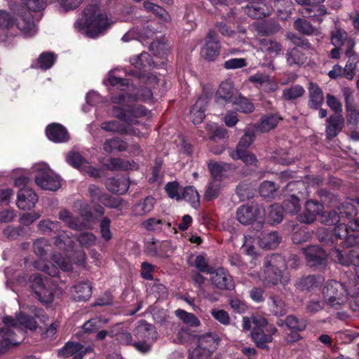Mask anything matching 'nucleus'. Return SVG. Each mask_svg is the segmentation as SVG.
<instances>
[{
    "label": "nucleus",
    "mask_w": 359,
    "mask_h": 359,
    "mask_svg": "<svg viewBox=\"0 0 359 359\" xmlns=\"http://www.w3.org/2000/svg\"><path fill=\"white\" fill-rule=\"evenodd\" d=\"M331 42L335 47L346 46L347 50L345 52L346 55H349L355 46V41L353 39L348 38L347 33L339 29L336 28L332 33Z\"/></svg>",
    "instance_id": "obj_24"
},
{
    "label": "nucleus",
    "mask_w": 359,
    "mask_h": 359,
    "mask_svg": "<svg viewBox=\"0 0 359 359\" xmlns=\"http://www.w3.org/2000/svg\"><path fill=\"white\" fill-rule=\"evenodd\" d=\"M145 252L150 256L164 257L172 252L173 248L169 241H159L151 238L145 243Z\"/></svg>",
    "instance_id": "obj_20"
},
{
    "label": "nucleus",
    "mask_w": 359,
    "mask_h": 359,
    "mask_svg": "<svg viewBox=\"0 0 359 359\" xmlns=\"http://www.w3.org/2000/svg\"><path fill=\"white\" fill-rule=\"evenodd\" d=\"M296 2L302 6H307L302 11L303 16L307 18H313L319 22H321L323 19L321 18L323 15L328 14L325 6H319L325 1V0H295Z\"/></svg>",
    "instance_id": "obj_13"
},
{
    "label": "nucleus",
    "mask_w": 359,
    "mask_h": 359,
    "mask_svg": "<svg viewBox=\"0 0 359 359\" xmlns=\"http://www.w3.org/2000/svg\"><path fill=\"white\" fill-rule=\"evenodd\" d=\"M264 210L257 205H244L241 206L236 212V218L244 225H248L254 222L259 224L264 222Z\"/></svg>",
    "instance_id": "obj_10"
},
{
    "label": "nucleus",
    "mask_w": 359,
    "mask_h": 359,
    "mask_svg": "<svg viewBox=\"0 0 359 359\" xmlns=\"http://www.w3.org/2000/svg\"><path fill=\"white\" fill-rule=\"evenodd\" d=\"M199 198L198 191L192 186L185 187L182 193V199L189 202L194 208H196L198 205Z\"/></svg>",
    "instance_id": "obj_47"
},
{
    "label": "nucleus",
    "mask_w": 359,
    "mask_h": 359,
    "mask_svg": "<svg viewBox=\"0 0 359 359\" xmlns=\"http://www.w3.org/2000/svg\"><path fill=\"white\" fill-rule=\"evenodd\" d=\"M286 59L290 65H302L306 61L305 55L297 48H293L287 52Z\"/></svg>",
    "instance_id": "obj_53"
},
{
    "label": "nucleus",
    "mask_w": 359,
    "mask_h": 359,
    "mask_svg": "<svg viewBox=\"0 0 359 359\" xmlns=\"http://www.w3.org/2000/svg\"><path fill=\"white\" fill-rule=\"evenodd\" d=\"M58 216L60 219L66 223L67 225L72 229H79L83 226L86 227L88 226L86 224L79 222L78 219L73 217L71 213L66 210H61Z\"/></svg>",
    "instance_id": "obj_48"
},
{
    "label": "nucleus",
    "mask_w": 359,
    "mask_h": 359,
    "mask_svg": "<svg viewBox=\"0 0 359 359\" xmlns=\"http://www.w3.org/2000/svg\"><path fill=\"white\" fill-rule=\"evenodd\" d=\"M259 244L261 248L273 249L278 246L280 238L276 232H262L258 236Z\"/></svg>",
    "instance_id": "obj_37"
},
{
    "label": "nucleus",
    "mask_w": 359,
    "mask_h": 359,
    "mask_svg": "<svg viewBox=\"0 0 359 359\" xmlns=\"http://www.w3.org/2000/svg\"><path fill=\"white\" fill-rule=\"evenodd\" d=\"M23 1L32 17V22H34V20L39 21L43 16L41 12L46 6V0H23Z\"/></svg>",
    "instance_id": "obj_34"
},
{
    "label": "nucleus",
    "mask_w": 359,
    "mask_h": 359,
    "mask_svg": "<svg viewBox=\"0 0 359 359\" xmlns=\"http://www.w3.org/2000/svg\"><path fill=\"white\" fill-rule=\"evenodd\" d=\"M156 34V32L155 31V28L153 27L151 25L147 26L141 25V26H137L129 30L123 36L122 40L125 42H127L131 39H136L143 41L146 39H153Z\"/></svg>",
    "instance_id": "obj_18"
},
{
    "label": "nucleus",
    "mask_w": 359,
    "mask_h": 359,
    "mask_svg": "<svg viewBox=\"0 0 359 359\" xmlns=\"http://www.w3.org/2000/svg\"><path fill=\"white\" fill-rule=\"evenodd\" d=\"M38 226L39 229L43 233H57L60 229V223L58 222H52L48 219L41 221Z\"/></svg>",
    "instance_id": "obj_63"
},
{
    "label": "nucleus",
    "mask_w": 359,
    "mask_h": 359,
    "mask_svg": "<svg viewBox=\"0 0 359 359\" xmlns=\"http://www.w3.org/2000/svg\"><path fill=\"white\" fill-rule=\"evenodd\" d=\"M323 210V205L315 201H308L305 205V211L301 215L302 222L310 224L313 222L316 215H319Z\"/></svg>",
    "instance_id": "obj_29"
},
{
    "label": "nucleus",
    "mask_w": 359,
    "mask_h": 359,
    "mask_svg": "<svg viewBox=\"0 0 359 359\" xmlns=\"http://www.w3.org/2000/svg\"><path fill=\"white\" fill-rule=\"evenodd\" d=\"M308 89L309 95L308 105L310 108L317 109L324 102L323 91L316 83L313 82L309 83Z\"/></svg>",
    "instance_id": "obj_32"
},
{
    "label": "nucleus",
    "mask_w": 359,
    "mask_h": 359,
    "mask_svg": "<svg viewBox=\"0 0 359 359\" xmlns=\"http://www.w3.org/2000/svg\"><path fill=\"white\" fill-rule=\"evenodd\" d=\"M243 328L245 331H251L252 340L259 348H264L266 344L273 340V335L277 329L273 325H269L267 320L260 315H252L243 318Z\"/></svg>",
    "instance_id": "obj_4"
},
{
    "label": "nucleus",
    "mask_w": 359,
    "mask_h": 359,
    "mask_svg": "<svg viewBox=\"0 0 359 359\" xmlns=\"http://www.w3.org/2000/svg\"><path fill=\"white\" fill-rule=\"evenodd\" d=\"M2 322L4 326L0 327V354L20 343L16 331L20 332V330L23 327L34 330L37 326L33 318L22 315L21 313L16 315L15 319L6 316L3 318Z\"/></svg>",
    "instance_id": "obj_2"
},
{
    "label": "nucleus",
    "mask_w": 359,
    "mask_h": 359,
    "mask_svg": "<svg viewBox=\"0 0 359 359\" xmlns=\"http://www.w3.org/2000/svg\"><path fill=\"white\" fill-rule=\"evenodd\" d=\"M82 22H113L109 21L108 13L98 4H89L82 11ZM76 22H79L76 21Z\"/></svg>",
    "instance_id": "obj_12"
},
{
    "label": "nucleus",
    "mask_w": 359,
    "mask_h": 359,
    "mask_svg": "<svg viewBox=\"0 0 359 359\" xmlns=\"http://www.w3.org/2000/svg\"><path fill=\"white\" fill-rule=\"evenodd\" d=\"M356 211L350 201H345L341 203L337 210H333L327 213H323L320 215L322 223L327 225H334L339 222L341 219L350 218L355 215Z\"/></svg>",
    "instance_id": "obj_9"
},
{
    "label": "nucleus",
    "mask_w": 359,
    "mask_h": 359,
    "mask_svg": "<svg viewBox=\"0 0 359 359\" xmlns=\"http://www.w3.org/2000/svg\"><path fill=\"white\" fill-rule=\"evenodd\" d=\"M123 121V120H122ZM127 126L119 123L117 121L112 120L104 121L101 123L100 128L107 132L118 134H130L135 136H142L147 133V128L144 125L140 123H129L124 121Z\"/></svg>",
    "instance_id": "obj_8"
},
{
    "label": "nucleus",
    "mask_w": 359,
    "mask_h": 359,
    "mask_svg": "<svg viewBox=\"0 0 359 359\" xmlns=\"http://www.w3.org/2000/svg\"><path fill=\"white\" fill-rule=\"evenodd\" d=\"M222 188L221 182L219 180H212L206 188L204 196L208 201H212L219 196Z\"/></svg>",
    "instance_id": "obj_51"
},
{
    "label": "nucleus",
    "mask_w": 359,
    "mask_h": 359,
    "mask_svg": "<svg viewBox=\"0 0 359 359\" xmlns=\"http://www.w3.org/2000/svg\"><path fill=\"white\" fill-rule=\"evenodd\" d=\"M206 130L210 135V139L215 137L223 139L227 137V132L225 129L219 128L216 123H208L206 125Z\"/></svg>",
    "instance_id": "obj_60"
},
{
    "label": "nucleus",
    "mask_w": 359,
    "mask_h": 359,
    "mask_svg": "<svg viewBox=\"0 0 359 359\" xmlns=\"http://www.w3.org/2000/svg\"><path fill=\"white\" fill-rule=\"evenodd\" d=\"M229 165L226 163L218 162H210L208 168L213 180H219L222 177V172L227 170Z\"/></svg>",
    "instance_id": "obj_56"
},
{
    "label": "nucleus",
    "mask_w": 359,
    "mask_h": 359,
    "mask_svg": "<svg viewBox=\"0 0 359 359\" xmlns=\"http://www.w3.org/2000/svg\"><path fill=\"white\" fill-rule=\"evenodd\" d=\"M32 290L39 301L43 303H50L53 299V294L49 287L48 280L43 279L39 275H34L32 280Z\"/></svg>",
    "instance_id": "obj_15"
},
{
    "label": "nucleus",
    "mask_w": 359,
    "mask_h": 359,
    "mask_svg": "<svg viewBox=\"0 0 359 359\" xmlns=\"http://www.w3.org/2000/svg\"><path fill=\"white\" fill-rule=\"evenodd\" d=\"M281 118L278 115H265L263 116L257 126V128L262 133H267L275 128Z\"/></svg>",
    "instance_id": "obj_38"
},
{
    "label": "nucleus",
    "mask_w": 359,
    "mask_h": 359,
    "mask_svg": "<svg viewBox=\"0 0 359 359\" xmlns=\"http://www.w3.org/2000/svg\"><path fill=\"white\" fill-rule=\"evenodd\" d=\"M229 155L233 160H241L246 165L257 166L258 160L256 156L247 150H229Z\"/></svg>",
    "instance_id": "obj_35"
},
{
    "label": "nucleus",
    "mask_w": 359,
    "mask_h": 359,
    "mask_svg": "<svg viewBox=\"0 0 359 359\" xmlns=\"http://www.w3.org/2000/svg\"><path fill=\"white\" fill-rule=\"evenodd\" d=\"M210 273V280L217 288L230 290L233 287V280L229 273L223 268H218Z\"/></svg>",
    "instance_id": "obj_21"
},
{
    "label": "nucleus",
    "mask_w": 359,
    "mask_h": 359,
    "mask_svg": "<svg viewBox=\"0 0 359 359\" xmlns=\"http://www.w3.org/2000/svg\"><path fill=\"white\" fill-rule=\"evenodd\" d=\"M342 94L346 111V118L348 124L356 126L359 122V110H358L353 90L348 87L342 88Z\"/></svg>",
    "instance_id": "obj_14"
},
{
    "label": "nucleus",
    "mask_w": 359,
    "mask_h": 359,
    "mask_svg": "<svg viewBox=\"0 0 359 359\" xmlns=\"http://www.w3.org/2000/svg\"><path fill=\"white\" fill-rule=\"evenodd\" d=\"M155 200L152 197H147L142 201L137 203L133 208V212L136 216H143L150 212L154 207Z\"/></svg>",
    "instance_id": "obj_39"
},
{
    "label": "nucleus",
    "mask_w": 359,
    "mask_h": 359,
    "mask_svg": "<svg viewBox=\"0 0 359 359\" xmlns=\"http://www.w3.org/2000/svg\"><path fill=\"white\" fill-rule=\"evenodd\" d=\"M55 60L56 55L53 54V53H43L40 55L37 63L39 68L46 70L50 68L53 65Z\"/></svg>",
    "instance_id": "obj_58"
},
{
    "label": "nucleus",
    "mask_w": 359,
    "mask_h": 359,
    "mask_svg": "<svg viewBox=\"0 0 359 359\" xmlns=\"http://www.w3.org/2000/svg\"><path fill=\"white\" fill-rule=\"evenodd\" d=\"M105 185L109 191L123 194L128 190L129 182L128 180L124 177L118 178L111 177L107 180Z\"/></svg>",
    "instance_id": "obj_33"
},
{
    "label": "nucleus",
    "mask_w": 359,
    "mask_h": 359,
    "mask_svg": "<svg viewBox=\"0 0 359 359\" xmlns=\"http://www.w3.org/2000/svg\"><path fill=\"white\" fill-rule=\"evenodd\" d=\"M346 56L348 57V60L343 69V76L348 80H352L355 76L356 65L359 58L352 50L351 53Z\"/></svg>",
    "instance_id": "obj_42"
},
{
    "label": "nucleus",
    "mask_w": 359,
    "mask_h": 359,
    "mask_svg": "<svg viewBox=\"0 0 359 359\" xmlns=\"http://www.w3.org/2000/svg\"><path fill=\"white\" fill-rule=\"evenodd\" d=\"M326 136L332 139L338 135L344 126V118L341 114L332 116L327 119Z\"/></svg>",
    "instance_id": "obj_27"
},
{
    "label": "nucleus",
    "mask_w": 359,
    "mask_h": 359,
    "mask_svg": "<svg viewBox=\"0 0 359 359\" xmlns=\"http://www.w3.org/2000/svg\"><path fill=\"white\" fill-rule=\"evenodd\" d=\"M126 148V143L117 137L107 140L103 144V149L107 153L124 151Z\"/></svg>",
    "instance_id": "obj_44"
},
{
    "label": "nucleus",
    "mask_w": 359,
    "mask_h": 359,
    "mask_svg": "<svg viewBox=\"0 0 359 359\" xmlns=\"http://www.w3.org/2000/svg\"><path fill=\"white\" fill-rule=\"evenodd\" d=\"M74 241L67 231H62L55 238V245L68 252L73 248Z\"/></svg>",
    "instance_id": "obj_40"
},
{
    "label": "nucleus",
    "mask_w": 359,
    "mask_h": 359,
    "mask_svg": "<svg viewBox=\"0 0 359 359\" xmlns=\"http://www.w3.org/2000/svg\"><path fill=\"white\" fill-rule=\"evenodd\" d=\"M37 201L36 193L32 189L25 188L18 192L16 204L22 210H29L35 206Z\"/></svg>",
    "instance_id": "obj_25"
},
{
    "label": "nucleus",
    "mask_w": 359,
    "mask_h": 359,
    "mask_svg": "<svg viewBox=\"0 0 359 359\" xmlns=\"http://www.w3.org/2000/svg\"><path fill=\"white\" fill-rule=\"evenodd\" d=\"M141 226L147 231L155 233L163 232L168 235L177 233L176 229L171 226V223L156 217H151L144 220L141 223Z\"/></svg>",
    "instance_id": "obj_17"
},
{
    "label": "nucleus",
    "mask_w": 359,
    "mask_h": 359,
    "mask_svg": "<svg viewBox=\"0 0 359 359\" xmlns=\"http://www.w3.org/2000/svg\"><path fill=\"white\" fill-rule=\"evenodd\" d=\"M221 44L215 31L210 30L204 38L201 49V57L207 61H215L220 53Z\"/></svg>",
    "instance_id": "obj_11"
},
{
    "label": "nucleus",
    "mask_w": 359,
    "mask_h": 359,
    "mask_svg": "<svg viewBox=\"0 0 359 359\" xmlns=\"http://www.w3.org/2000/svg\"><path fill=\"white\" fill-rule=\"evenodd\" d=\"M287 265L284 258L280 255L267 256L264 263V273L260 276L257 272H249V276L259 278L266 285H276L279 282L283 285L290 281V276L286 271Z\"/></svg>",
    "instance_id": "obj_3"
},
{
    "label": "nucleus",
    "mask_w": 359,
    "mask_h": 359,
    "mask_svg": "<svg viewBox=\"0 0 359 359\" xmlns=\"http://www.w3.org/2000/svg\"><path fill=\"white\" fill-rule=\"evenodd\" d=\"M246 13L252 19L259 20L271 14V8L261 2L254 3L252 6H247L244 9Z\"/></svg>",
    "instance_id": "obj_31"
},
{
    "label": "nucleus",
    "mask_w": 359,
    "mask_h": 359,
    "mask_svg": "<svg viewBox=\"0 0 359 359\" xmlns=\"http://www.w3.org/2000/svg\"><path fill=\"white\" fill-rule=\"evenodd\" d=\"M304 253L309 265L312 266H325L326 264V254L318 246L312 245L304 250Z\"/></svg>",
    "instance_id": "obj_23"
},
{
    "label": "nucleus",
    "mask_w": 359,
    "mask_h": 359,
    "mask_svg": "<svg viewBox=\"0 0 359 359\" xmlns=\"http://www.w3.org/2000/svg\"><path fill=\"white\" fill-rule=\"evenodd\" d=\"M208 105V98L205 96L200 97L192 109L190 114L191 121L194 123H201L205 118V111Z\"/></svg>",
    "instance_id": "obj_30"
},
{
    "label": "nucleus",
    "mask_w": 359,
    "mask_h": 359,
    "mask_svg": "<svg viewBox=\"0 0 359 359\" xmlns=\"http://www.w3.org/2000/svg\"><path fill=\"white\" fill-rule=\"evenodd\" d=\"M149 50L156 55L163 56L168 50V46L163 40H156L151 43Z\"/></svg>",
    "instance_id": "obj_61"
},
{
    "label": "nucleus",
    "mask_w": 359,
    "mask_h": 359,
    "mask_svg": "<svg viewBox=\"0 0 359 359\" xmlns=\"http://www.w3.org/2000/svg\"><path fill=\"white\" fill-rule=\"evenodd\" d=\"M92 288L88 283H80L75 285L72 290L73 299L76 302L88 300L92 294Z\"/></svg>",
    "instance_id": "obj_36"
},
{
    "label": "nucleus",
    "mask_w": 359,
    "mask_h": 359,
    "mask_svg": "<svg viewBox=\"0 0 359 359\" xmlns=\"http://www.w3.org/2000/svg\"><path fill=\"white\" fill-rule=\"evenodd\" d=\"M46 133L48 138L56 143L65 142L69 140L67 130L58 123L50 124L46 128Z\"/></svg>",
    "instance_id": "obj_28"
},
{
    "label": "nucleus",
    "mask_w": 359,
    "mask_h": 359,
    "mask_svg": "<svg viewBox=\"0 0 359 359\" xmlns=\"http://www.w3.org/2000/svg\"><path fill=\"white\" fill-rule=\"evenodd\" d=\"M175 313L176 316L185 324L192 327H197L200 325L199 320L193 313H188L182 309H177Z\"/></svg>",
    "instance_id": "obj_52"
},
{
    "label": "nucleus",
    "mask_w": 359,
    "mask_h": 359,
    "mask_svg": "<svg viewBox=\"0 0 359 359\" xmlns=\"http://www.w3.org/2000/svg\"><path fill=\"white\" fill-rule=\"evenodd\" d=\"M323 280V278L321 276H309L299 280L297 283L296 286L300 290H307L313 287H317Z\"/></svg>",
    "instance_id": "obj_49"
},
{
    "label": "nucleus",
    "mask_w": 359,
    "mask_h": 359,
    "mask_svg": "<svg viewBox=\"0 0 359 359\" xmlns=\"http://www.w3.org/2000/svg\"><path fill=\"white\" fill-rule=\"evenodd\" d=\"M348 228H350L352 231H359V218L348 222V226L344 223L339 224L334 229V234L339 238L346 237L348 235Z\"/></svg>",
    "instance_id": "obj_50"
},
{
    "label": "nucleus",
    "mask_w": 359,
    "mask_h": 359,
    "mask_svg": "<svg viewBox=\"0 0 359 359\" xmlns=\"http://www.w3.org/2000/svg\"><path fill=\"white\" fill-rule=\"evenodd\" d=\"M255 140V133L253 131L247 130L241 137L236 149L233 150H246L250 147Z\"/></svg>",
    "instance_id": "obj_59"
},
{
    "label": "nucleus",
    "mask_w": 359,
    "mask_h": 359,
    "mask_svg": "<svg viewBox=\"0 0 359 359\" xmlns=\"http://www.w3.org/2000/svg\"><path fill=\"white\" fill-rule=\"evenodd\" d=\"M109 322L108 319L101 317H95L86 321L82 326L85 333H93L97 331L104 325Z\"/></svg>",
    "instance_id": "obj_43"
},
{
    "label": "nucleus",
    "mask_w": 359,
    "mask_h": 359,
    "mask_svg": "<svg viewBox=\"0 0 359 359\" xmlns=\"http://www.w3.org/2000/svg\"><path fill=\"white\" fill-rule=\"evenodd\" d=\"M239 92L236 89L231 81H226L221 83L215 95V102L219 105L227 103L236 102V97Z\"/></svg>",
    "instance_id": "obj_16"
},
{
    "label": "nucleus",
    "mask_w": 359,
    "mask_h": 359,
    "mask_svg": "<svg viewBox=\"0 0 359 359\" xmlns=\"http://www.w3.org/2000/svg\"><path fill=\"white\" fill-rule=\"evenodd\" d=\"M198 346H201L203 350L209 351L211 353L218 345V339L215 334H207L199 337Z\"/></svg>",
    "instance_id": "obj_41"
},
{
    "label": "nucleus",
    "mask_w": 359,
    "mask_h": 359,
    "mask_svg": "<svg viewBox=\"0 0 359 359\" xmlns=\"http://www.w3.org/2000/svg\"><path fill=\"white\" fill-rule=\"evenodd\" d=\"M349 295L345 285L336 280H328L323 289L325 302L334 309H340L348 302Z\"/></svg>",
    "instance_id": "obj_5"
},
{
    "label": "nucleus",
    "mask_w": 359,
    "mask_h": 359,
    "mask_svg": "<svg viewBox=\"0 0 359 359\" xmlns=\"http://www.w3.org/2000/svg\"><path fill=\"white\" fill-rule=\"evenodd\" d=\"M262 50L271 57H276L282 50V46L277 41L264 39L261 41Z\"/></svg>",
    "instance_id": "obj_45"
},
{
    "label": "nucleus",
    "mask_w": 359,
    "mask_h": 359,
    "mask_svg": "<svg viewBox=\"0 0 359 359\" xmlns=\"http://www.w3.org/2000/svg\"><path fill=\"white\" fill-rule=\"evenodd\" d=\"M66 159L68 163L79 169H81L88 162L80 153L74 151L69 152Z\"/></svg>",
    "instance_id": "obj_57"
},
{
    "label": "nucleus",
    "mask_w": 359,
    "mask_h": 359,
    "mask_svg": "<svg viewBox=\"0 0 359 359\" xmlns=\"http://www.w3.org/2000/svg\"><path fill=\"white\" fill-rule=\"evenodd\" d=\"M305 93L304 88L300 85H294L283 91V97L287 100H295L303 96Z\"/></svg>",
    "instance_id": "obj_54"
},
{
    "label": "nucleus",
    "mask_w": 359,
    "mask_h": 359,
    "mask_svg": "<svg viewBox=\"0 0 359 359\" xmlns=\"http://www.w3.org/2000/svg\"><path fill=\"white\" fill-rule=\"evenodd\" d=\"M93 348L90 346L84 347L78 342H67L62 348L59 350L58 355L62 358H69L73 356L72 359H83V355L91 352Z\"/></svg>",
    "instance_id": "obj_19"
},
{
    "label": "nucleus",
    "mask_w": 359,
    "mask_h": 359,
    "mask_svg": "<svg viewBox=\"0 0 359 359\" xmlns=\"http://www.w3.org/2000/svg\"><path fill=\"white\" fill-rule=\"evenodd\" d=\"M233 105L237 107V109L243 113H251L254 111L253 104L247 98L241 96L239 93L236 97V102H233Z\"/></svg>",
    "instance_id": "obj_55"
},
{
    "label": "nucleus",
    "mask_w": 359,
    "mask_h": 359,
    "mask_svg": "<svg viewBox=\"0 0 359 359\" xmlns=\"http://www.w3.org/2000/svg\"><path fill=\"white\" fill-rule=\"evenodd\" d=\"M111 24H74V29L89 38H95L104 34Z\"/></svg>",
    "instance_id": "obj_22"
},
{
    "label": "nucleus",
    "mask_w": 359,
    "mask_h": 359,
    "mask_svg": "<svg viewBox=\"0 0 359 359\" xmlns=\"http://www.w3.org/2000/svg\"><path fill=\"white\" fill-rule=\"evenodd\" d=\"M50 247L48 241L44 238L37 239L34 243V252L40 257L46 255V252L50 250Z\"/></svg>",
    "instance_id": "obj_64"
},
{
    "label": "nucleus",
    "mask_w": 359,
    "mask_h": 359,
    "mask_svg": "<svg viewBox=\"0 0 359 359\" xmlns=\"http://www.w3.org/2000/svg\"><path fill=\"white\" fill-rule=\"evenodd\" d=\"M269 219L272 224H279L283 219V208L277 204L271 205Z\"/></svg>",
    "instance_id": "obj_62"
},
{
    "label": "nucleus",
    "mask_w": 359,
    "mask_h": 359,
    "mask_svg": "<svg viewBox=\"0 0 359 359\" xmlns=\"http://www.w3.org/2000/svg\"><path fill=\"white\" fill-rule=\"evenodd\" d=\"M105 85H110L121 92L112 94L111 100L116 105L111 109L112 114L119 120H123L129 123H138L139 118L146 116L148 114L147 109L142 105H133L137 100L150 102L152 100L153 94L150 89L142 88L137 94H133L135 89L133 85L130 84L127 79L116 76L114 72L111 71L107 74V78L104 81Z\"/></svg>",
    "instance_id": "obj_1"
},
{
    "label": "nucleus",
    "mask_w": 359,
    "mask_h": 359,
    "mask_svg": "<svg viewBox=\"0 0 359 359\" xmlns=\"http://www.w3.org/2000/svg\"><path fill=\"white\" fill-rule=\"evenodd\" d=\"M133 346L141 353H147L151 348V344L157 339L158 334L155 328L145 321H140L134 330Z\"/></svg>",
    "instance_id": "obj_7"
},
{
    "label": "nucleus",
    "mask_w": 359,
    "mask_h": 359,
    "mask_svg": "<svg viewBox=\"0 0 359 359\" xmlns=\"http://www.w3.org/2000/svg\"><path fill=\"white\" fill-rule=\"evenodd\" d=\"M270 311L275 316H282L287 312L284 302L279 297L273 296L269 303Z\"/></svg>",
    "instance_id": "obj_46"
},
{
    "label": "nucleus",
    "mask_w": 359,
    "mask_h": 359,
    "mask_svg": "<svg viewBox=\"0 0 359 359\" xmlns=\"http://www.w3.org/2000/svg\"><path fill=\"white\" fill-rule=\"evenodd\" d=\"M32 172L36 174L35 183L41 189L55 191L61 187L60 177L46 163L34 165Z\"/></svg>",
    "instance_id": "obj_6"
},
{
    "label": "nucleus",
    "mask_w": 359,
    "mask_h": 359,
    "mask_svg": "<svg viewBox=\"0 0 359 359\" xmlns=\"http://www.w3.org/2000/svg\"><path fill=\"white\" fill-rule=\"evenodd\" d=\"M110 337H116L117 341L122 345H133L134 341L130 332L126 330L122 323H116L110 327L109 330Z\"/></svg>",
    "instance_id": "obj_26"
}]
</instances>
